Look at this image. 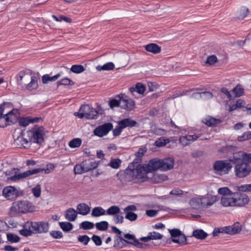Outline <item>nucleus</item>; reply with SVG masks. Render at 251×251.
Segmentation results:
<instances>
[{
    "mask_svg": "<svg viewBox=\"0 0 251 251\" xmlns=\"http://www.w3.org/2000/svg\"><path fill=\"white\" fill-rule=\"evenodd\" d=\"M232 162L235 164V176L240 178L248 176L251 172V153L238 151L233 154Z\"/></svg>",
    "mask_w": 251,
    "mask_h": 251,
    "instance_id": "1",
    "label": "nucleus"
},
{
    "mask_svg": "<svg viewBox=\"0 0 251 251\" xmlns=\"http://www.w3.org/2000/svg\"><path fill=\"white\" fill-rule=\"evenodd\" d=\"M124 236L127 240L124 239L120 236H117L116 237L114 247L119 248L120 249L123 248L125 246V245H124V243H126L132 245L137 248H143V244L140 242L138 240L136 239L134 235H132L129 233H126L124 234Z\"/></svg>",
    "mask_w": 251,
    "mask_h": 251,
    "instance_id": "2",
    "label": "nucleus"
},
{
    "mask_svg": "<svg viewBox=\"0 0 251 251\" xmlns=\"http://www.w3.org/2000/svg\"><path fill=\"white\" fill-rule=\"evenodd\" d=\"M43 169L41 168H36L32 170L26 171L24 173L17 174V171L19 169L16 168H12L10 170H7L5 172V174L6 176H10L14 175L13 176L8 177V180H10L13 181H16L20 179L25 178L31 175H34L38 173V172L43 171Z\"/></svg>",
    "mask_w": 251,
    "mask_h": 251,
    "instance_id": "3",
    "label": "nucleus"
},
{
    "mask_svg": "<svg viewBox=\"0 0 251 251\" xmlns=\"http://www.w3.org/2000/svg\"><path fill=\"white\" fill-rule=\"evenodd\" d=\"M132 165H129L126 169V173L132 176L133 177L138 179H145L149 178L148 174L150 173L147 169V166L137 165L135 168H132Z\"/></svg>",
    "mask_w": 251,
    "mask_h": 251,
    "instance_id": "4",
    "label": "nucleus"
},
{
    "mask_svg": "<svg viewBox=\"0 0 251 251\" xmlns=\"http://www.w3.org/2000/svg\"><path fill=\"white\" fill-rule=\"evenodd\" d=\"M35 209L32 203L27 201H20L12 204L10 210L16 213H25L33 211Z\"/></svg>",
    "mask_w": 251,
    "mask_h": 251,
    "instance_id": "5",
    "label": "nucleus"
},
{
    "mask_svg": "<svg viewBox=\"0 0 251 251\" xmlns=\"http://www.w3.org/2000/svg\"><path fill=\"white\" fill-rule=\"evenodd\" d=\"M98 114V111L95 108L88 104H85L80 107L78 112H75L74 114L81 119L85 118L87 119H96Z\"/></svg>",
    "mask_w": 251,
    "mask_h": 251,
    "instance_id": "6",
    "label": "nucleus"
},
{
    "mask_svg": "<svg viewBox=\"0 0 251 251\" xmlns=\"http://www.w3.org/2000/svg\"><path fill=\"white\" fill-rule=\"evenodd\" d=\"M28 140L34 143L41 144L44 141L43 127H34L26 132Z\"/></svg>",
    "mask_w": 251,
    "mask_h": 251,
    "instance_id": "7",
    "label": "nucleus"
},
{
    "mask_svg": "<svg viewBox=\"0 0 251 251\" xmlns=\"http://www.w3.org/2000/svg\"><path fill=\"white\" fill-rule=\"evenodd\" d=\"M213 168L217 174L222 175L228 174L232 168V165L226 161L217 160L214 163Z\"/></svg>",
    "mask_w": 251,
    "mask_h": 251,
    "instance_id": "8",
    "label": "nucleus"
},
{
    "mask_svg": "<svg viewBox=\"0 0 251 251\" xmlns=\"http://www.w3.org/2000/svg\"><path fill=\"white\" fill-rule=\"evenodd\" d=\"M169 232L171 236L172 241L175 243L180 245L187 244L185 235L178 228L169 229Z\"/></svg>",
    "mask_w": 251,
    "mask_h": 251,
    "instance_id": "9",
    "label": "nucleus"
},
{
    "mask_svg": "<svg viewBox=\"0 0 251 251\" xmlns=\"http://www.w3.org/2000/svg\"><path fill=\"white\" fill-rule=\"evenodd\" d=\"M2 193L3 196L8 200H15L22 194V192L13 186H9L5 187L3 189Z\"/></svg>",
    "mask_w": 251,
    "mask_h": 251,
    "instance_id": "10",
    "label": "nucleus"
},
{
    "mask_svg": "<svg viewBox=\"0 0 251 251\" xmlns=\"http://www.w3.org/2000/svg\"><path fill=\"white\" fill-rule=\"evenodd\" d=\"M113 128V125L111 123H106L96 127L94 131L95 135L101 137L106 135Z\"/></svg>",
    "mask_w": 251,
    "mask_h": 251,
    "instance_id": "11",
    "label": "nucleus"
},
{
    "mask_svg": "<svg viewBox=\"0 0 251 251\" xmlns=\"http://www.w3.org/2000/svg\"><path fill=\"white\" fill-rule=\"evenodd\" d=\"M135 107L134 101L124 94H121V108L128 111H131Z\"/></svg>",
    "mask_w": 251,
    "mask_h": 251,
    "instance_id": "12",
    "label": "nucleus"
},
{
    "mask_svg": "<svg viewBox=\"0 0 251 251\" xmlns=\"http://www.w3.org/2000/svg\"><path fill=\"white\" fill-rule=\"evenodd\" d=\"M49 224L45 222H34L33 233H46L49 231Z\"/></svg>",
    "mask_w": 251,
    "mask_h": 251,
    "instance_id": "13",
    "label": "nucleus"
},
{
    "mask_svg": "<svg viewBox=\"0 0 251 251\" xmlns=\"http://www.w3.org/2000/svg\"><path fill=\"white\" fill-rule=\"evenodd\" d=\"M25 135V133L23 131H21L20 135L15 139L14 143L20 148H26L29 147L31 142L28 140V138H25L24 137Z\"/></svg>",
    "mask_w": 251,
    "mask_h": 251,
    "instance_id": "14",
    "label": "nucleus"
},
{
    "mask_svg": "<svg viewBox=\"0 0 251 251\" xmlns=\"http://www.w3.org/2000/svg\"><path fill=\"white\" fill-rule=\"evenodd\" d=\"M207 198L203 197L193 198L190 200L189 204L193 209H198L201 207H203V204L205 203V200Z\"/></svg>",
    "mask_w": 251,
    "mask_h": 251,
    "instance_id": "15",
    "label": "nucleus"
},
{
    "mask_svg": "<svg viewBox=\"0 0 251 251\" xmlns=\"http://www.w3.org/2000/svg\"><path fill=\"white\" fill-rule=\"evenodd\" d=\"M201 136V133L193 135H186L179 137V141L183 146L189 145L191 142H194Z\"/></svg>",
    "mask_w": 251,
    "mask_h": 251,
    "instance_id": "16",
    "label": "nucleus"
},
{
    "mask_svg": "<svg viewBox=\"0 0 251 251\" xmlns=\"http://www.w3.org/2000/svg\"><path fill=\"white\" fill-rule=\"evenodd\" d=\"M236 195V197L234 195V206H243L248 203L249 199L247 195L242 194H237Z\"/></svg>",
    "mask_w": 251,
    "mask_h": 251,
    "instance_id": "17",
    "label": "nucleus"
},
{
    "mask_svg": "<svg viewBox=\"0 0 251 251\" xmlns=\"http://www.w3.org/2000/svg\"><path fill=\"white\" fill-rule=\"evenodd\" d=\"M33 222H26L23 226V229L20 230V233L25 237L31 235L33 233Z\"/></svg>",
    "mask_w": 251,
    "mask_h": 251,
    "instance_id": "18",
    "label": "nucleus"
},
{
    "mask_svg": "<svg viewBox=\"0 0 251 251\" xmlns=\"http://www.w3.org/2000/svg\"><path fill=\"white\" fill-rule=\"evenodd\" d=\"M161 170L166 171L172 169L174 165V159L173 158H165L160 160Z\"/></svg>",
    "mask_w": 251,
    "mask_h": 251,
    "instance_id": "19",
    "label": "nucleus"
},
{
    "mask_svg": "<svg viewBox=\"0 0 251 251\" xmlns=\"http://www.w3.org/2000/svg\"><path fill=\"white\" fill-rule=\"evenodd\" d=\"M226 233L233 235L239 233L242 229V226L239 223H236L231 226H225Z\"/></svg>",
    "mask_w": 251,
    "mask_h": 251,
    "instance_id": "20",
    "label": "nucleus"
},
{
    "mask_svg": "<svg viewBox=\"0 0 251 251\" xmlns=\"http://www.w3.org/2000/svg\"><path fill=\"white\" fill-rule=\"evenodd\" d=\"M30 76L24 72H20L16 76V80L20 85H26L30 80Z\"/></svg>",
    "mask_w": 251,
    "mask_h": 251,
    "instance_id": "21",
    "label": "nucleus"
},
{
    "mask_svg": "<svg viewBox=\"0 0 251 251\" xmlns=\"http://www.w3.org/2000/svg\"><path fill=\"white\" fill-rule=\"evenodd\" d=\"M147 169L151 172L157 170H161L160 160L157 158H154L151 160L148 164H146Z\"/></svg>",
    "mask_w": 251,
    "mask_h": 251,
    "instance_id": "22",
    "label": "nucleus"
},
{
    "mask_svg": "<svg viewBox=\"0 0 251 251\" xmlns=\"http://www.w3.org/2000/svg\"><path fill=\"white\" fill-rule=\"evenodd\" d=\"M82 165L83 169L86 172L96 168L98 166V163L93 159L85 160L82 162Z\"/></svg>",
    "mask_w": 251,
    "mask_h": 251,
    "instance_id": "23",
    "label": "nucleus"
},
{
    "mask_svg": "<svg viewBox=\"0 0 251 251\" xmlns=\"http://www.w3.org/2000/svg\"><path fill=\"white\" fill-rule=\"evenodd\" d=\"M16 113H14V110H11L5 114L9 125L16 123L18 120V113L16 111Z\"/></svg>",
    "mask_w": 251,
    "mask_h": 251,
    "instance_id": "24",
    "label": "nucleus"
},
{
    "mask_svg": "<svg viewBox=\"0 0 251 251\" xmlns=\"http://www.w3.org/2000/svg\"><path fill=\"white\" fill-rule=\"evenodd\" d=\"M119 125H121L122 128H125L127 127H132L135 126L137 123L136 121L130 118L123 119L119 122Z\"/></svg>",
    "mask_w": 251,
    "mask_h": 251,
    "instance_id": "25",
    "label": "nucleus"
},
{
    "mask_svg": "<svg viewBox=\"0 0 251 251\" xmlns=\"http://www.w3.org/2000/svg\"><path fill=\"white\" fill-rule=\"evenodd\" d=\"M234 198L232 195L222 196L221 203L224 206H234Z\"/></svg>",
    "mask_w": 251,
    "mask_h": 251,
    "instance_id": "26",
    "label": "nucleus"
},
{
    "mask_svg": "<svg viewBox=\"0 0 251 251\" xmlns=\"http://www.w3.org/2000/svg\"><path fill=\"white\" fill-rule=\"evenodd\" d=\"M77 214L86 215L90 211V207L86 203H81L77 205Z\"/></svg>",
    "mask_w": 251,
    "mask_h": 251,
    "instance_id": "27",
    "label": "nucleus"
},
{
    "mask_svg": "<svg viewBox=\"0 0 251 251\" xmlns=\"http://www.w3.org/2000/svg\"><path fill=\"white\" fill-rule=\"evenodd\" d=\"M30 82L26 85V89L29 91L36 89L38 87V77L36 76H30Z\"/></svg>",
    "mask_w": 251,
    "mask_h": 251,
    "instance_id": "28",
    "label": "nucleus"
},
{
    "mask_svg": "<svg viewBox=\"0 0 251 251\" xmlns=\"http://www.w3.org/2000/svg\"><path fill=\"white\" fill-rule=\"evenodd\" d=\"M77 212L73 208H70L66 211L65 218L69 221H74L76 218Z\"/></svg>",
    "mask_w": 251,
    "mask_h": 251,
    "instance_id": "29",
    "label": "nucleus"
},
{
    "mask_svg": "<svg viewBox=\"0 0 251 251\" xmlns=\"http://www.w3.org/2000/svg\"><path fill=\"white\" fill-rule=\"evenodd\" d=\"M147 51L157 54L161 51V48L154 43H150L145 47Z\"/></svg>",
    "mask_w": 251,
    "mask_h": 251,
    "instance_id": "30",
    "label": "nucleus"
},
{
    "mask_svg": "<svg viewBox=\"0 0 251 251\" xmlns=\"http://www.w3.org/2000/svg\"><path fill=\"white\" fill-rule=\"evenodd\" d=\"M129 90L132 94L136 92L139 94H143L146 90V87L142 83L138 82L136 84L135 87H131Z\"/></svg>",
    "mask_w": 251,
    "mask_h": 251,
    "instance_id": "31",
    "label": "nucleus"
},
{
    "mask_svg": "<svg viewBox=\"0 0 251 251\" xmlns=\"http://www.w3.org/2000/svg\"><path fill=\"white\" fill-rule=\"evenodd\" d=\"M203 122L209 126H215L221 123V120L211 117H208L203 119Z\"/></svg>",
    "mask_w": 251,
    "mask_h": 251,
    "instance_id": "32",
    "label": "nucleus"
},
{
    "mask_svg": "<svg viewBox=\"0 0 251 251\" xmlns=\"http://www.w3.org/2000/svg\"><path fill=\"white\" fill-rule=\"evenodd\" d=\"M193 236L198 239H204L208 236V234L202 229L194 230L192 233Z\"/></svg>",
    "mask_w": 251,
    "mask_h": 251,
    "instance_id": "33",
    "label": "nucleus"
},
{
    "mask_svg": "<svg viewBox=\"0 0 251 251\" xmlns=\"http://www.w3.org/2000/svg\"><path fill=\"white\" fill-rule=\"evenodd\" d=\"M106 211L100 206L94 208L92 210L91 215L93 217H100L105 214Z\"/></svg>",
    "mask_w": 251,
    "mask_h": 251,
    "instance_id": "34",
    "label": "nucleus"
},
{
    "mask_svg": "<svg viewBox=\"0 0 251 251\" xmlns=\"http://www.w3.org/2000/svg\"><path fill=\"white\" fill-rule=\"evenodd\" d=\"M60 76V74H57L53 76H50L49 75H45L42 76V82L44 84L48 83L49 81H53L56 80Z\"/></svg>",
    "mask_w": 251,
    "mask_h": 251,
    "instance_id": "35",
    "label": "nucleus"
},
{
    "mask_svg": "<svg viewBox=\"0 0 251 251\" xmlns=\"http://www.w3.org/2000/svg\"><path fill=\"white\" fill-rule=\"evenodd\" d=\"M121 210L120 208L116 205H112L110 206L106 211V213L108 215H116L120 213Z\"/></svg>",
    "mask_w": 251,
    "mask_h": 251,
    "instance_id": "36",
    "label": "nucleus"
},
{
    "mask_svg": "<svg viewBox=\"0 0 251 251\" xmlns=\"http://www.w3.org/2000/svg\"><path fill=\"white\" fill-rule=\"evenodd\" d=\"M197 96H199L201 98L203 99H209L213 97L212 93L207 91L193 93L192 95V97H196Z\"/></svg>",
    "mask_w": 251,
    "mask_h": 251,
    "instance_id": "37",
    "label": "nucleus"
},
{
    "mask_svg": "<svg viewBox=\"0 0 251 251\" xmlns=\"http://www.w3.org/2000/svg\"><path fill=\"white\" fill-rule=\"evenodd\" d=\"M167 176L164 174L156 173L153 175L152 179L154 183H159L166 180Z\"/></svg>",
    "mask_w": 251,
    "mask_h": 251,
    "instance_id": "38",
    "label": "nucleus"
},
{
    "mask_svg": "<svg viewBox=\"0 0 251 251\" xmlns=\"http://www.w3.org/2000/svg\"><path fill=\"white\" fill-rule=\"evenodd\" d=\"M232 92L235 93V97H240L244 95V89L240 84H238L233 89Z\"/></svg>",
    "mask_w": 251,
    "mask_h": 251,
    "instance_id": "39",
    "label": "nucleus"
},
{
    "mask_svg": "<svg viewBox=\"0 0 251 251\" xmlns=\"http://www.w3.org/2000/svg\"><path fill=\"white\" fill-rule=\"evenodd\" d=\"M59 226L65 232H68L73 228V225L69 222H60Z\"/></svg>",
    "mask_w": 251,
    "mask_h": 251,
    "instance_id": "40",
    "label": "nucleus"
},
{
    "mask_svg": "<svg viewBox=\"0 0 251 251\" xmlns=\"http://www.w3.org/2000/svg\"><path fill=\"white\" fill-rule=\"evenodd\" d=\"M82 143V140L80 138H74L69 143V146L71 148H78Z\"/></svg>",
    "mask_w": 251,
    "mask_h": 251,
    "instance_id": "41",
    "label": "nucleus"
},
{
    "mask_svg": "<svg viewBox=\"0 0 251 251\" xmlns=\"http://www.w3.org/2000/svg\"><path fill=\"white\" fill-rule=\"evenodd\" d=\"M203 197L207 198L206 200H205V203L203 204V207L208 208V207L211 206L214 204V203L216 201V198L212 197H210L209 196H204Z\"/></svg>",
    "mask_w": 251,
    "mask_h": 251,
    "instance_id": "42",
    "label": "nucleus"
},
{
    "mask_svg": "<svg viewBox=\"0 0 251 251\" xmlns=\"http://www.w3.org/2000/svg\"><path fill=\"white\" fill-rule=\"evenodd\" d=\"M108 223L106 221H102L96 224V227L99 230H106L108 228Z\"/></svg>",
    "mask_w": 251,
    "mask_h": 251,
    "instance_id": "43",
    "label": "nucleus"
},
{
    "mask_svg": "<svg viewBox=\"0 0 251 251\" xmlns=\"http://www.w3.org/2000/svg\"><path fill=\"white\" fill-rule=\"evenodd\" d=\"M114 67L115 65L112 62H108L102 66H98L97 68L98 70L109 71L113 70Z\"/></svg>",
    "mask_w": 251,
    "mask_h": 251,
    "instance_id": "44",
    "label": "nucleus"
},
{
    "mask_svg": "<svg viewBox=\"0 0 251 251\" xmlns=\"http://www.w3.org/2000/svg\"><path fill=\"white\" fill-rule=\"evenodd\" d=\"M121 163L122 161L120 159H112L108 165L113 169H118L121 166Z\"/></svg>",
    "mask_w": 251,
    "mask_h": 251,
    "instance_id": "45",
    "label": "nucleus"
},
{
    "mask_svg": "<svg viewBox=\"0 0 251 251\" xmlns=\"http://www.w3.org/2000/svg\"><path fill=\"white\" fill-rule=\"evenodd\" d=\"M121 94L119 96L118 100L112 99L111 100H110L109 102V104L111 108H113L116 107H121Z\"/></svg>",
    "mask_w": 251,
    "mask_h": 251,
    "instance_id": "46",
    "label": "nucleus"
},
{
    "mask_svg": "<svg viewBox=\"0 0 251 251\" xmlns=\"http://www.w3.org/2000/svg\"><path fill=\"white\" fill-rule=\"evenodd\" d=\"M85 70L84 67L81 65H74L71 67V71L75 74H79Z\"/></svg>",
    "mask_w": 251,
    "mask_h": 251,
    "instance_id": "47",
    "label": "nucleus"
},
{
    "mask_svg": "<svg viewBox=\"0 0 251 251\" xmlns=\"http://www.w3.org/2000/svg\"><path fill=\"white\" fill-rule=\"evenodd\" d=\"M57 86H59L60 85H70L73 86L74 85V82L71 79L68 78H64L62 79L60 81H58L57 82Z\"/></svg>",
    "mask_w": 251,
    "mask_h": 251,
    "instance_id": "48",
    "label": "nucleus"
},
{
    "mask_svg": "<svg viewBox=\"0 0 251 251\" xmlns=\"http://www.w3.org/2000/svg\"><path fill=\"white\" fill-rule=\"evenodd\" d=\"M94 224L89 221H84L82 222L80 225V228L85 230L90 229L94 227Z\"/></svg>",
    "mask_w": 251,
    "mask_h": 251,
    "instance_id": "49",
    "label": "nucleus"
},
{
    "mask_svg": "<svg viewBox=\"0 0 251 251\" xmlns=\"http://www.w3.org/2000/svg\"><path fill=\"white\" fill-rule=\"evenodd\" d=\"M169 143L168 139L159 138L155 142V145L158 147H161L165 146L167 143Z\"/></svg>",
    "mask_w": 251,
    "mask_h": 251,
    "instance_id": "50",
    "label": "nucleus"
},
{
    "mask_svg": "<svg viewBox=\"0 0 251 251\" xmlns=\"http://www.w3.org/2000/svg\"><path fill=\"white\" fill-rule=\"evenodd\" d=\"M7 240L11 243H17L20 241V237L12 233L7 234Z\"/></svg>",
    "mask_w": 251,
    "mask_h": 251,
    "instance_id": "51",
    "label": "nucleus"
},
{
    "mask_svg": "<svg viewBox=\"0 0 251 251\" xmlns=\"http://www.w3.org/2000/svg\"><path fill=\"white\" fill-rule=\"evenodd\" d=\"M31 191L35 197H39L41 195V185L39 184L37 185L35 187L32 189Z\"/></svg>",
    "mask_w": 251,
    "mask_h": 251,
    "instance_id": "52",
    "label": "nucleus"
},
{
    "mask_svg": "<svg viewBox=\"0 0 251 251\" xmlns=\"http://www.w3.org/2000/svg\"><path fill=\"white\" fill-rule=\"evenodd\" d=\"M78 241L86 246L90 240V238L86 235H79L78 237Z\"/></svg>",
    "mask_w": 251,
    "mask_h": 251,
    "instance_id": "53",
    "label": "nucleus"
},
{
    "mask_svg": "<svg viewBox=\"0 0 251 251\" xmlns=\"http://www.w3.org/2000/svg\"><path fill=\"white\" fill-rule=\"evenodd\" d=\"M218 61V59L216 55H212L208 57H207L206 61H205V64H209V65H212L216 63Z\"/></svg>",
    "mask_w": 251,
    "mask_h": 251,
    "instance_id": "54",
    "label": "nucleus"
},
{
    "mask_svg": "<svg viewBox=\"0 0 251 251\" xmlns=\"http://www.w3.org/2000/svg\"><path fill=\"white\" fill-rule=\"evenodd\" d=\"M218 193L219 194L222 195L223 196H225L226 195H230L233 194L231 191L227 187L220 188L218 189Z\"/></svg>",
    "mask_w": 251,
    "mask_h": 251,
    "instance_id": "55",
    "label": "nucleus"
},
{
    "mask_svg": "<svg viewBox=\"0 0 251 251\" xmlns=\"http://www.w3.org/2000/svg\"><path fill=\"white\" fill-rule=\"evenodd\" d=\"M237 190L241 192H250L251 191V184H244L237 186Z\"/></svg>",
    "mask_w": 251,
    "mask_h": 251,
    "instance_id": "56",
    "label": "nucleus"
},
{
    "mask_svg": "<svg viewBox=\"0 0 251 251\" xmlns=\"http://www.w3.org/2000/svg\"><path fill=\"white\" fill-rule=\"evenodd\" d=\"M149 234L151 238V240L161 239L163 237V235L162 234L156 231L149 232Z\"/></svg>",
    "mask_w": 251,
    "mask_h": 251,
    "instance_id": "57",
    "label": "nucleus"
},
{
    "mask_svg": "<svg viewBox=\"0 0 251 251\" xmlns=\"http://www.w3.org/2000/svg\"><path fill=\"white\" fill-rule=\"evenodd\" d=\"M249 9L246 7H242L240 10L239 19H243L249 14Z\"/></svg>",
    "mask_w": 251,
    "mask_h": 251,
    "instance_id": "58",
    "label": "nucleus"
},
{
    "mask_svg": "<svg viewBox=\"0 0 251 251\" xmlns=\"http://www.w3.org/2000/svg\"><path fill=\"white\" fill-rule=\"evenodd\" d=\"M125 213V218L130 221H134L137 219V215L133 212H128Z\"/></svg>",
    "mask_w": 251,
    "mask_h": 251,
    "instance_id": "59",
    "label": "nucleus"
},
{
    "mask_svg": "<svg viewBox=\"0 0 251 251\" xmlns=\"http://www.w3.org/2000/svg\"><path fill=\"white\" fill-rule=\"evenodd\" d=\"M18 123L20 126H26L30 123L29 116L25 117V118H22L19 119L18 121Z\"/></svg>",
    "mask_w": 251,
    "mask_h": 251,
    "instance_id": "60",
    "label": "nucleus"
},
{
    "mask_svg": "<svg viewBox=\"0 0 251 251\" xmlns=\"http://www.w3.org/2000/svg\"><path fill=\"white\" fill-rule=\"evenodd\" d=\"M82 162L80 164H76L74 167V172L75 174H82L85 173V171L82 168Z\"/></svg>",
    "mask_w": 251,
    "mask_h": 251,
    "instance_id": "61",
    "label": "nucleus"
},
{
    "mask_svg": "<svg viewBox=\"0 0 251 251\" xmlns=\"http://www.w3.org/2000/svg\"><path fill=\"white\" fill-rule=\"evenodd\" d=\"M251 139V131H247L243 133L242 136L238 137L240 141L247 140Z\"/></svg>",
    "mask_w": 251,
    "mask_h": 251,
    "instance_id": "62",
    "label": "nucleus"
},
{
    "mask_svg": "<svg viewBox=\"0 0 251 251\" xmlns=\"http://www.w3.org/2000/svg\"><path fill=\"white\" fill-rule=\"evenodd\" d=\"M7 120L5 116V114H3L0 116V127H4L8 126Z\"/></svg>",
    "mask_w": 251,
    "mask_h": 251,
    "instance_id": "63",
    "label": "nucleus"
},
{
    "mask_svg": "<svg viewBox=\"0 0 251 251\" xmlns=\"http://www.w3.org/2000/svg\"><path fill=\"white\" fill-rule=\"evenodd\" d=\"M50 235L55 239H60L63 237L62 233L60 231H52Z\"/></svg>",
    "mask_w": 251,
    "mask_h": 251,
    "instance_id": "64",
    "label": "nucleus"
}]
</instances>
